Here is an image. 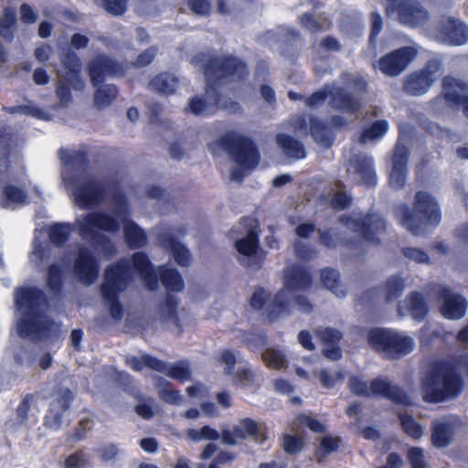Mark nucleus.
I'll return each instance as SVG.
<instances>
[{"instance_id":"3","label":"nucleus","mask_w":468,"mask_h":468,"mask_svg":"<svg viewBox=\"0 0 468 468\" xmlns=\"http://www.w3.org/2000/svg\"><path fill=\"white\" fill-rule=\"evenodd\" d=\"M14 301L23 316L17 323V333L23 337L48 339L58 335V325L53 319L46 316L40 320L41 306L48 303L43 290L37 286H18L14 292Z\"/></svg>"},{"instance_id":"36","label":"nucleus","mask_w":468,"mask_h":468,"mask_svg":"<svg viewBox=\"0 0 468 468\" xmlns=\"http://www.w3.org/2000/svg\"><path fill=\"white\" fill-rule=\"evenodd\" d=\"M406 303L408 310L414 320L421 322L426 318L429 313V306L421 292H410L406 297Z\"/></svg>"},{"instance_id":"41","label":"nucleus","mask_w":468,"mask_h":468,"mask_svg":"<svg viewBox=\"0 0 468 468\" xmlns=\"http://www.w3.org/2000/svg\"><path fill=\"white\" fill-rule=\"evenodd\" d=\"M405 288V279L399 274L391 275L382 285L385 302L391 303L398 300Z\"/></svg>"},{"instance_id":"1","label":"nucleus","mask_w":468,"mask_h":468,"mask_svg":"<svg viewBox=\"0 0 468 468\" xmlns=\"http://www.w3.org/2000/svg\"><path fill=\"white\" fill-rule=\"evenodd\" d=\"M190 63L203 69L207 80L206 92L189 101L188 110L191 113L197 116L209 115L214 113L217 107L231 113L240 112L239 103L222 99L218 88L245 79L248 69L243 61L230 56L198 53L191 58Z\"/></svg>"},{"instance_id":"44","label":"nucleus","mask_w":468,"mask_h":468,"mask_svg":"<svg viewBox=\"0 0 468 468\" xmlns=\"http://www.w3.org/2000/svg\"><path fill=\"white\" fill-rule=\"evenodd\" d=\"M71 232L72 226L69 223H53L48 228V239L56 247H63Z\"/></svg>"},{"instance_id":"64","label":"nucleus","mask_w":468,"mask_h":468,"mask_svg":"<svg viewBox=\"0 0 468 468\" xmlns=\"http://www.w3.org/2000/svg\"><path fill=\"white\" fill-rule=\"evenodd\" d=\"M4 194L6 199L12 203L22 204L27 201V194L25 191L16 186H7Z\"/></svg>"},{"instance_id":"27","label":"nucleus","mask_w":468,"mask_h":468,"mask_svg":"<svg viewBox=\"0 0 468 468\" xmlns=\"http://www.w3.org/2000/svg\"><path fill=\"white\" fill-rule=\"evenodd\" d=\"M313 277L309 271L294 264L284 271V290L289 292L305 291L312 286Z\"/></svg>"},{"instance_id":"25","label":"nucleus","mask_w":468,"mask_h":468,"mask_svg":"<svg viewBox=\"0 0 468 468\" xmlns=\"http://www.w3.org/2000/svg\"><path fill=\"white\" fill-rule=\"evenodd\" d=\"M408 147L399 140L394 147L392 168L389 175V184L394 188H400L406 182Z\"/></svg>"},{"instance_id":"29","label":"nucleus","mask_w":468,"mask_h":468,"mask_svg":"<svg viewBox=\"0 0 468 468\" xmlns=\"http://www.w3.org/2000/svg\"><path fill=\"white\" fill-rule=\"evenodd\" d=\"M441 92L446 100L450 101V107L456 109L468 96V84L448 76L443 80Z\"/></svg>"},{"instance_id":"15","label":"nucleus","mask_w":468,"mask_h":468,"mask_svg":"<svg viewBox=\"0 0 468 468\" xmlns=\"http://www.w3.org/2000/svg\"><path fill=\"white\" fill-rule=\"evenodd\" d=\"M73 271L83 284H92L100 273V263L91 250L86 247H80L73 261Z\"/></svg>"},{"instance_id":"35","label":"nucleus","mask_w":468,"mask_h":468,"mask_svg":"<svg viewBox=\"0 0 468 468\" xmlns=\"http://www.w3.org/2000/svg\"><path fill=\"white\" fill-rule=\"evenodd\" d=\"M300 26L314 34L326 31L330 28L329 19L322 14L304 13L298 18Z\"/></svg>"},{"instance_id":"50","label":"nucleus","mask_w":468,"mask_h":468,"mask_svg":"<svg viewBox=\"0 0 468 468\" xmlns=\"http://www.w3.org/2000/svg\"><path fill=\"white\" fill-rule=\"evenodd\" d=\"M186 437L192 441H199L201 440L217 441L219 439V432L214 428L205 425L199 430L188 429L186 431Z\"/></svg>"},{"instance_id":"46","label":"nucleus","mask_w":468,"mask_h":468,"mask_svg":"<svg viewBox=\"0 0 468 468\" xmlns=\"http://www.w3.org/2000/svg\"><path fill=\"white\" fill-rule=\"evenodd\" d=\"M178 300L172 294L167 293L165 301L159 304L161 319L164 321L173 320L176 326L181 327L177 314Z\"/></svg>"},{"instance_id":"53","label":"nucleus","mask_w":468,"mask_h":468,"mask_svg":"<svg viewBox=\"0 0 468 468\" xmlns=\"http://www.w3.org/2000/svg\"><path fill=\"white\" fill-rule=\"evenodd\" d=\"M282 447L290 455L299 453L304 447V441L298 435L285 433L282 436Z\"/></svg>"},{"instance_id":"58","label":"nucleus","mask_w":468,"mask_h":468,"mask_svg":"<svg viewBox=\"0 0 468 468\" xmlns=\"http://www.w3.org/2000/svg\"><path fill=\"white\" fill-rule=\"evenodd\" d=\"M348 388L350 391L359 397L368 398L371 396L367 382L364 381L358 376H351L348 379Z\"/></svg>"},{"instance_id":"5","label":"nucleus","mask_w":468,"mask_h":468,"mask_svg":"<svg viewBox=\"0 0 468 468\" xmlns=\"http://www.w3.org/2000/svg\"><path fill=\"white\" fill-rule=\"evenodd\" d=\"M465 387L455 362L447 359L433 361L420 381L423 401L438 404L457 399Z\"/></svg>"},{"instance_id":"57","label":"nucleus","mask_w":468,"mask_h":468,"mask_svg":"<svg viewBox=\"0 0 468 468\" xmlns=\"http://www.w3.org/2000/svg\"><path fill=\"white\" fill-rule=\"evenodd\" d=\"M11 113L31 115L41 120H51V113L32 105L16 106L10 109Z\"/></svg>"},{"instance_id":"42","label":"nucleus","mask_w":468,"mask_h":468,"mask_svg":"<svg viewBox=\"0 0 468 468\" xmlns=\"http://www.w3.org/2000/svg\"><path fill=\"white\" fill-rule=\"evenodd\" d=\"M342 439L339 436L327 435L321 439L319 444L314 450V457L318 463H322L333 452L340 448Z\"/></svg>"},{"instance_id":"18","label":"nucleus","mask_w":468,"mask_h":468,"mask_svg":"<svg viewBox=\"0 0 468 468\" xmlns=\"http://www.w3.org/2000/svg\"><path fill=\"white\" fill-rule=\"evenodd\" d=\"M315 335L324 346L322 354L325 358L331 361H338L342 358L340 342L343 334L340 330L330 326L320 327L315 330Z\"/></svg>"},{"instance_id":"28","label":"nucleus","mask_w":468,"mask_h":468,"mask_svg":"<svg viewBox=\"0 0 468 468\" xmlns=\"http://www.w3.org/2000/svg\"><path fill=\"white\" fill-rule=\"evenodd\" d=\"M132 264L134 271L145 282L146 288L149 291L156 290L158 286V277L148 255L143 251L134 252L132 256Z\"/></svg>"},{"instance_id":"62","label":"nucleus","mask_w":468,"mask_h":468,"mask_svg":"<svg viewBox=\"0 0 468 468\" xmlns=\"http://www.w3.org/2000/svg\"><path fill=\"white\" fill-rule=\"evenodd\" d=\"M58 83H57V96L60 101L62 107L68 106L71 101V93L69 88V84L65 80L62 79L60 74L58 72Z\"/></svg>"},{"instance_id":"33","label":"nucleus","mask_w":468,"mask_h":468,"mask_svg":"<svg viewBox=\"0 0 468 468\" xmlns=\"http://www.w3.org/2000/svg\"><path fill=\"white\" fill-rule=\"evenodd\" d=\"M276 142L282 153L292 159H303L305 157V149L301 142L293 137L279 133L276 136Z\"/></svg>"},{"instance_id":"54","label":"nucleus","mask_w":468,"mask_h":468,"mask_svg":"<svg viewBox=\"0 0 468 468\" xmlns=\"http://www.w3.org/2000/svg\"><path fill=\"white\" fill-rule=\"evenodd\" d=\"M165 372L169 378L179 381H186L191 377V370L186 361H179L170 366Z\"/></svg>"},{"instance_id":"9","label":"nucleus","mask_w":468,"mask_h":468,"mask_svg":"<svg viewBox=\"0 0 468 468\" xmlns=\"http://www.w3.org/2000/svg\"><path fill=\"white\" fill-rule=\"evenodd\" d=\"M338 221L364 240L374 245L380 244L379 236L383 235L387 229L385 219L377 213L341 215Z\"/></svg>"},{"instance_id":"59","label":"nucleus","mask_w":468,"mask_h":468,"mask_svg":"<svg viewBox=\"0 0 468 468\" xmlns=\"http://www.w3.org/2000/svg\"><path fill=\"white\" fill-rule=\"evenodd\" d=\"M269 293L263 287H257L253 292L250 299V305L255 311H261L265 306L267 301L269 300Z\"/></svg>"},{"instance_id":"4","label":"nucleus","mask_w":468,"mask_h":468,"mask_svg":"<svg viewBox=\"0 0 468 468\" xmlns=\"http://www.w3.org/2000/svg\"><path fill=\"white\" fill-rule=\"evenodd\" d=\"M340 79L342 86L335 82L324 85L323 89L304 99L305 105L317 108L330 96V107L348 114L355 121L359 117L364 105L362 94L367 92V85L362 78L346 72L341 74Z\"/></svg>"},{"instance_id":"2","label":"nucleus","mask_w":468,"mask_h":468,"mask_svg":"<svg viewBox=\"0 0 468 468\" xmlns=\"http://www.w3.org/2000/svg\"><path fill=\"white\" fill-rule=\"evenodd\" d=\"M59 157L62 163V182L78 205H126L125 195L115 176L91 177L80 181L87 165L84 148L61 149Z\"/></svg>"},{"instance_id":"40","label":"nucleus","mask_w":468,"mask_h":468,"mask_svg":"<svg viewBox=\"0 0 468 468\" xmlns=\"http://www.w3.org/2000/svg\"><path fill=\"white\" fill-rule=\"evenodd\" d=\"M322 202H330V205H350L352 196L342 184L331 186L324 193L321 195Z\"/></svg>"},{"instance_id":"16","label":"nucleus","mask_w":468,"mask_h":468,"mask_svg":"<svg viewBox=\"0 0 468 468\" xmlns=\"http://www.w3.org/2000/svg\"><path fill=\"white\" fill-rule=\"evenodd\" d=\"M293 126L303 133H310L314 141L323 148H329L333 142L330 129L318 118L299 115L293 119Z\"/></svg>"},{"instance_id":"14","label":"nucleus","mask_w":468,"mask_h":468,"mask_svg":"<svg viewBox=\"0 0 468 468\" xmlns=\"http://www.w3.org/2000/svg\"><path fill=\"white\" fill-rule=\"evenodd\" d=\"M416 55L414 47H403L383 56L378 61V68L385 75L396 77L405 70Z\"/></svg>"},{"instance_id":"31","label":"nucleus","mask_w":468,"mask_h":468,"mask_svg":"<svg viewBox=\"0 0 468 468\" xmlns=\"http://www.w3.org/2000/svg\"><path fill=\"white\" fill-rule=\"evenodd\" d=\"M157 277L169 292H179L185 288L184 279L176 268L162 265L158 268Z\"/></svg>"},{"instance_id":"23","label":"nucleus","mask_w":468,"mask_h":468,"mask_svg":"<svg viewBox=\"0 0 468 468\" xmlns=\"http://www.w3.org/2000/svg\"><path fill=\"white\" fill-rule=\"evenodd\" d=\"M89 73L94 86L99 85L105 76H121L123 69L112 58L100 55L90 62Z\"/></svg>"},{"instance_id":"61","label":"nucleus","mask_w":468,"mask_h":468,"mask_svg":"<svg viewBox=\"0 0 468 468\" xmlns=\"http://www.w3.org/2000/svg\"><path fill=\"white\" fill-rule=\"evenodd\" d=\"M92 420L89 418L81 419L73 432L69 435V438L73 441H79L85 439L87 432L92 428Z\"/></svg>"},{"instance_id":"38","label":"nucleus","mask_w":468,"mask_h":468,"mask_svg":"<svg viewBox=\"0 0 468 468\" xmlns=\"http://www.w3.org/2000/svg\"><path fill=\"white\" fill-rule=\"evenodd\" d=\"M179 86V80L174 74L162 72L156 75L149 83V87L161 94H172Z\"/></svg>"},{"instance_id":"24","label":"nucleus","mask_w":468,"mask_h":468,"mask_svg":"<svg viewBox=\"0 0 468 468\" xmlns=\"http://www.w3.org/2000/svg\"><path fill=\"white\" fill-rule=\"evenodd\" d=\"M159 245L170 251L176 263L180 267H188L191 263V253L187 247L179 241L177 237L170 232H161L157 235Z\"/></svg>"},{"instance_id":"52","label":"nucleus","mask_w":468,"mask_h":468,"mask_svg":"<svg viewBox=\"0 0 468 468\" xmlns=\"http://www.w3.org/2000/svg\"><path fill=\"white\" fill-rule=\"evenodd\" d=\"M265 365L271 369H282L286 362L284 355L276 349L268 348L261 354Z\"/></svg>"},{"instance_id":"34","label":"nucleus","mask_w":468,"mask_h":468,"mask_svg":"<svg viewBox=\"0 0 468 468\" xmlns=\"http://www.w3.org/2000/svg\"><path fill=\"white\" fill-rule=\"evenodd\" d=\"M290 313L289 302L287 300L286 291L279 290L274 295L272 301L266 308V317L269 322L273 323L282 315Z\"/></svg>"},{"instance_id":"6","label":"nucleus","mask_w":468,"mask_h":468,"mask_svg":"<svg viewBox=\"0 0 468 468\" xmlns=\"http://www.w3.org/2000/svg\"><path fill=\"white\" fill-rule=\"evenodd\" d=\"M131 280V266L127 260L121 259L105 269L101 293L109 304L110 314L114 320H121L123 316L124 311L119 294L125 291Z\"/></svg>"},{"instance_id":"37","label":"nucleus","mask_w":468,"mask_h":468,"mask_svg":"<svg viewBox=\"0 0 468 468\" xmlns=\"http://www.w3.org/2000/svg\"><path fill=\"white\" fill-rule=\"evenodd\" d=\"M46 285L56 297L61 296L64 287V271L58 263H51L47 270Z\"/></svg>"},{"instance_id":"7","label":"nucleus","mask_w":468,"mask_h":468,"mask_svg":"<svg viewBox=\"0 0 468 468\" xmlns=\"http://www.w3.org/2000/svg\"><path fill=\"white\" fill-rule=\"evenodd\" d=\"M367 342L375 351L393 360L409 355L415 346L412 337L381 327L369 330Z\"/></svg>"},{"instance_id":"51","label":"nucleus","mask_w":468,"mask_h":468,"mask_svg":"<svg viewBox=\"0 0 468 468\" xmlns=\"http://www.w3.org/2000/svg\"><path fill=\"white\" fill-rule=\"evenodd\" d=\"M92 244L104 256L111 258L116 252V248L111 239L102 233H94L90 236Z\"/></svg>"},{"instance_id":"17","label":"nucleus","mask_w":468,"mask_h":468,"mask_svg":"<svg viewBox=\"0 0 468 468\" xmlns=\"http://www.w3.org/2000/svg\"><path fill=\"white\" fill-rule=\"evenodd\" d=\"M395 14L397 20L401 25L411 28L420 27L430 19L427 9L419 2L413 0L400 5Z\"/></svg>"},{"instance_id":"19","label":"nucleus","mask_w":468,"mask_h":468,"mask_svg":"<svg viewBox=\"0 0 468 468\" xmlns=\"http://www.w3.org/2000/svg\"><path fill=\"white\" fill-rule=\"evenodd\" d=\"M441 41L452 46H461L468 41V27L452 16L442 17L440 25Z\"/></svg>"},{"instance_id":"11","label":"nucleus","mask_w":468,"mask_h":468,"mask_svg":"<svg viewBox=\"0 0 468 468\" xmlns=\"http://www.w3.org/2000/svg\"><path fill=\"white\" fill-rule=\"evenodd\" d=\"M401 207V225L415 236L422 234L427 225H438L441 218L440 207H412V209L410 207Z\"/></svg>"},{"instance_id":"56","label":"nucleus","mask_w":468,"mask_h":468,"mask_svg":"<svg viewBox=\"0 0 468 468\" xmlns=\"http://www.w3.org/2000/svg\"><path fill=\"white\" fill-rule=\"evenodd\" d=\"M160 399L172 405H179L182 402V397L178 390L172 388V384L164 381L163 387L159 390Z\"/></svg>"},{"instance_id":"60","label":"nucleus","mask_w":468,"mask_h":468,"mask_svg":"<svg viewBox=\"0 0 468 468\" xmlns=\"http://www.w3.org/2000/svg\"><path fill=\"white\" fill-rule=\"evenodd\" d=\"M296 421L300 425L308 427L314 432L324 433L325 431V426L323 423L304 413H299L296 417Z\"/></svg>"},{"instance_id":"8","label":"nucleus","mask_w":468,"mask_h":468,"mask_svg":"<svg viewBox=\"0 0 468 468\" xmlns=\"http://www.w3.org/2000/svg\"><path fill=\"white\" fill-rule=\"evenodd\" d=\"M223 142L230 156L239 165L232 170L230 179L240 181L244 176V170H251L257 166L260 154L250 139L239 134L229 133L223 138Z\"/></svg>"},{"instance_id":"45","label":"nucleus","mask_w":468,"mask_h":468,"mask_svg":"<svg viewBox=\"0 0 468 468\" xmlns=\"http://www.w3.org/2000/svg\"><path fill=\"white\" fill-rule=\"evenodd\" d=\"M117 95V89L111 84L100 86L94 92L93 103L94 106L102 110L111 105Z\"/></svg>"},{"instance_id":"26","label":"nucleus","mask_w":468,"mask_h":468,"mask_svg":"<svg viewBox=\"0 0 468 468\" xmlns=\"http://www.w3.org/2000/svg\"><path fill=\"white\" fill-rule=\"evenodd\" d=\"M347 172L354 175V178L362 184L367 186L376 184L373 159L370 156L354 155L349 161Z\"/></svg>"},{"instance_id":"39","label":"nucleus","mask_w":468,"mask_h":468,"mask_svg":"<svg viewBox=\"0 0 468 468\" xmlns=\"http://www.w3.org/2000/svg\"><path fill=\"white\" fill-rule=\"evenodd\" d=\"M431 442L437 448H444L453 439L452 426L448 422H435L431 425Z\"/></svg>"},{"instance_id":"12","label":"nucleus","mask_w":468,"mask_h":468,"mask_svg":"<svg viewBox=\"0 0 468 468\" xmlns=\"http://www.w3.org/2000/svg\"><path fill=\"white\" fill-rule=\"evenodd\" d=\"M440 69L441 65L438 61H429L425 68L404 78V90L412 96L426 93L440 76Z\"/></svg>"},{"instance_id":"49","label":"nucleus","mask_w":468,"mask_h":468,"mask_svg":"<svg viewBox=\"0 0 468 468\" xmlns=\"http://www.w3.org/2000/svg\"><path fill=\"white\" fill-rule=\"evenodd\" d=\"M61 466L63 468H90V458L83 450H77L64 459Z\"/></svg>"},{"instance_id":"22","label":"nucleus","mask_w":468,"mask_h":468,"mask_svg":"<svg viewBox=\"0 0 468 468\" xmlns=\"http://www.w3.org/2000/svg\"><path fill=\"white\" fill-rule=\"evenodd\" d=\"M260 39L282 54L292 56L296 51V43L301 40V34L295 29H290L278 37L274 31H267Z\"/></svg>"},{"instance_id":"55","label":"nucleus","mask_w":468,"mask_h":468,"mask_svg":"<svg viewBox=\"0 0 468 468\" xmlns=\"http://www.w3.org/2000/svg\"><path fill=\"white\" fill-rule=\"evenodd\" d=\"M320 277L323 285L326 289L337 293V288L340 284V275L336 270L324 268L321 271Z\"/></svg>"},{"instance_id":"47","label":"nucleus","mask_w":468,"mask_h":468,"mask_svg":"<svg viewBox=\"0 0 468 468\" xmlns=\"http://www.w3.org/2000/svg\"><path fill=\"white\" fill-rule=\"evenodd\" d=\"M398 418L405 434L414 440L421 438L423 435V428L421 424L413 418V416L408 413H399Z\"/></svg>"},{"instance_id":"20","label":"nucleus","mask_w":468,"mask_h":468,"mask_svg":"<svg viewBox=\"0 0 468 468\" xmlns=\"http://www.w3.org/2000/svg\"><path fill=\"white\" fill-rule=\"evenodd\" d=\"M369 390L371 395L386 398L396 404L407 407L412 405V401L406 391L380 377L374 378L370 382Z\"/></svg>"},{"instance_id":"43","label":"nucleus","mask_w":468,"mask_h":468,"mask_svg":"<svg viewBox=\"0 0 468 468\" xmlns=\"http://www.w3.org/2000/svg\"><path fill=\"white\" fill-rule=\"evenodd\" d=\"M16 27L17 17L16 9L6 7L0 18V37L7 43L12 42Z\"/></svg>"},{"instance_id":"32","label":"nucleus","mask_w":468,"mask_h":468,"mask_svg":"<svg viewBox=\"0 0 468 468\" xmlns=\"http://www.w3.org/2000/svg\"><path fill=\"white\" fill-rule=\"evenodd\" d=\"M123 236L128 247L133 250L143 248L147 243L145 231L131 219L123 224Z\"/></svg>"},{"instance_id":"21","label":"nucleus","mask_w":468,"mask_h":468,"mask_svg":"<svg viewBox=\"0 0 468 468\" xmlns=\"http://www.w3.org/2000/svg\"><path fill=\"white\" fill-rule=\"evenodd\" d=\"M97 229L117 232L120 229V223L117 218L104 212L89 213L80 226V233L92 236L94 233H99Z\"/></svg>"},{"instance_id":"63","label":"nucleus","mask_w":468,"mask_h":468,"mask_svg":"<svg viewBox=\"0 0 468 468\" xmlns=\"http://www.w3.org/2000/svg\"><path fill=\"white\" fill-rule=\"evenodd\" d=\"M408 460L411 468H426V462L421 448L411 447L408 451Z\"/></svg>"},{"instance_id":"48","label":"nucleus","mask_w":468,"mask_h":468,"mask_svg":"<svg viewBox=\"0 0 468 468\" xmlns=\"http://www.w3.org/2000/svg\"><path fill=\"white\" fill-rule=\"evenodd\" d=\"M389 124L387 121L375 122L369 128L366 129L359 137V143L365 144L367 142L381 139L388 132Z\"/></svg>"},{"instance_id":"30","label":"nucleus","mask_w":468,"mask_h":468,"mask_svg":"<svg viewBox=\"0 0 468 468\" xmlns=\"http://www.w3.org/2000/svg\"><path fill=\"white\" fill-rule=\"evenodd\" d=\"M232 431L236 440H246L248 437L258 443H263L267 440L266 428L261 429L256 420L251 418H244L239 425H234Z\"/></svg>"},{"instance_id":"13","label":"nucleus","mask_w":468,"mask_h":468,"mask_svg":"<svg viewBox=\"0 0 468 468\" xmlns=\"http://www.w3.org/2000/svg\"><path fill=\"white\" fill-rule=\"evenodd\" d=\"M437 299L441 302L440 312L449 320H460L466 314L468 301L460 293L452 292L447 286L440 285L436 291Z\"/></svg>"},{"instance_id":"10","label":"nucleus","mask_w":468,"mask_h":468,"mask_svg":"<svg viewBox=\"0 0 468 468\" xmlns=\"http://www.w3.org/2000/svg\"><path fill=\"white\" fill-rule=\"evenodd\" d=\"M258 225H250L246 236L235 241L237 251L246 257L239 258V262L246 269L259 271L263 267L265 252L260 247Z\"/></svg>"}]
</instances>
